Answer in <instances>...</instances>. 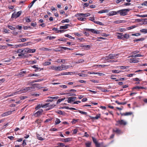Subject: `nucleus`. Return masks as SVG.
<instances>
[{
    "mask_svg": "<svg viewBox=\"0 0 147 147\" xmlns=\"http://www.w3.org/2000/svg\"><path fill=\"white\" fill-rule=\"evenodd\" d=\"M19 58H25L27 57L26 54L25 49L22 50L21 49H19Z\"/></svg>",
    "mask_w": 147,
    "mask_h": 147,
    "instance_id": "obj_1",
    "label": "nucleus"
},
{
    "mask_svg": "<svg viewBox=\"0 0 147 147\" xmlns=\"http://www.w3.org/2000/svg\"><path fill=\"white\" fill-rule=\"evenodd\" d=\"M129 9H121L117 11V12L119 13L121 16H125L126 15L127 12L129 11Z\"/></svg>",
    "mask_w": 147,
    "mask_h": 147,
    "instance_id": "obj_2",
    "label": "nucleus"
},
{
    "mask_svg": "<svg viewBox=\"0 0 147 147\" xmlns=\"http://www.w3.org/2000/svg\"><path fill=\"white\" fill-rule=\"evenodd\" d=\"M50 69H51L53 70H54L55 71H61L60 66H53L50 67Z\"/></svg>",
    "mask_w": 147,
    "mask_h": 147,
    "instance_id": "obj_3",
    "label": "nucleus"
},
{
    "mask_svg": "<svg viewBox=\"0 0 147 147\" xmlns=\"http://www.w3.org/2000/svg\"><path fill=\"white\" fill-rule=\"evenodd\" d=\"M76 98V97H70L68 98L67 102L68 103H70L72 102L75 100Z\"/></svg>",
    "mask_w": 147,
    "mask_h": 147,
    "instance_id": "obj_4",
    "label": "nucleus"
},
{
    "mask_svg": "<svg viewBox=\"0 0 147 147\" xmlns=\"http://www.w3.org/2000/svg\"><path fill=\"white\" fill-rule=\"evenodd\" d=\"M86 30L87 31H91L92 32L94 33H96V34H99L100 32L98 30L96 31L94 29H86Z\"/></svg>",
    "mask_w": 147,
    "mask_h": 147,
    "instance_id": "obj_5",
    "label": "nucleus"
},
{
    "mask_svg": "<svg viewBox=\"0 0 147 147\" xmlns=\"http://www.w3.org/2000/svg\"><path fill=\"white\" fill-rule=\"evenodd\" d=\"M26 73V71H23V70H21L20 73L19 74V77H22L24 76Z\"/></svg>",
    "mask_w": 147,
    "mask_h": 147,
    "instance_id": "obj_6",
    "label": "nucleus"
},
{
    "mask_svg": "<svg viewBox=\"0 0 147 147\" xmlns=\"http://www.w3.org/2000/svg\"><path fill=\"white\" fill-rule=\"evenodd\" d=\"M117 122L121 125H125L126 124V122L123 120H119Z\"/></svg>",
    "mask_w": 147,
    "mask_h": 147,
    "instance_id": "obj_7",
    "label": "nucleus"
},
{
    "mask_svg": "<svg viewBox=\"0 0 147 147\" xmlns=\"http://www.w3.org/2000/svg\"><path fill=\"white\" fill-rule=\"evenodd\" d=\"M18 17V11L17 13L16 12H14L12 15L11 18H16Z\"/></svg>",
    "mask_w": 147,
    "mask_h": 147,
    "instance_id": "obj_8",
    "label": "nucleus"
},
{
    "mask_svg": "<svg viewBox=\"0 0 147 147\" xmlns=\"http://www.w3.org/2000/svg\"><path fill=\"white\" fill-rule=\"evenodd\" d=\"M43 110L42 109L40 110L37 112L36 113H35L34 115L36 117H38L40 116Z\"/></svg>",
    "mask_w": 147,
    "mask_h": 147,
    "instance_id": "obj_9",
    "label": "nucleus"
},
{
    "mask_svg": "<svg viewBox=\"0 0 147 147\" xmlns=\"http://www.w3.org/2000/svg\"><path fill=\"white\" fill-rule=\"evenodd\" d=\"M129 61L131 63H137L139 62V60L135 59V58L130 59Z\"/></svg>",
    "mask_w": 147,
    "mask_h": 147,
    "instance_id": "obj_10",
    "label": "nucleus"
},
{
    "mask_svg": "<svg viewBox=\"0 0 147 147\" xmlns=\"http://www.w3.org/2000/svg\"><path fill=\"white\" fill-rule=\"evenodd\" d=\"M13 111H9L7 112L4 113L3 114L1 115L2 116H7L8 115L10 114L11 113V112Z\"/></svg>",
    "mask_w": 147,
    "mask_h": 147,
    "instance_id": "obj_11",
    "label": "nucleus"
},
{
    "mask_svg": "<svg viewBox=\"0 0 147 147\" xmlns=\"http://www.w3.org/2000/svg\"><path fill=\"white\" fill-rule=\"evenodd\" d=\"M132 113L131 112H126L125 113H120L121 115L122 116H127L131 115L132 114Z\"/></svg>",
    "mask_w": 147,
    "mask_h": 147,
    "instance_id": "obj_12",
    "label": "nucleus"
},
{
    "mask_svg": "<svg viewBox=\"0 0 147 147\" xmlns=\"http://www.w3.org/2000/svg\"><path fill=\"white\" fill-rule=\"evenodd\" d=\"M70 26L69 24H67L65 26H61L60 27V29H66L68 28V26Z\"/></svg>",
    "mask_w": 147,
    "mask_h": 147,
    "instance_id": "obj_13",
    "label": "nucleus"
},
{
    "mask_svg": "<svg viewBox=\"0 0 147 147\" xmlns=\"http://www.w3.org/2000/svg\"><path fill=\"white\" fill-rule=\"evenodd\" d=\"M113 132L118 134H120L121 133V131L117 128H115L113 130Z\"/></svg>",
    "mask_w": 147,
    "mask_h": 147,
    "instance_id": "obj_14",
    "label": "nucleus"
},
{
    "mask_svg": "<svg viewBox=\"0 0 147 147\" xmlns=\"http://www.w3.org/2000/svg\"><path fill=\"white\" fill-rule=\"evenodd\" d=\"M32 88V87H26L23 89V90H22V92H26V91H28L29 90H31Z\"/></svg>",
    "mask_w": 147,
    "mask_h": 147,
    "instance_id": "obj_15",
    "label": "nucleus"
},
{
    "mask_svg": "<svg viewBox=\"0 0 147 147\" xmlns=\"http://www.w3.org/2000/svg\"><path fill=\"white\" fill-rule=\"evenodd\" d=\"M71 139V138H68L65 139H61V140L63 142H68L70 141Z\"/></svg>",
    "mask_w": 147,
    "mask_h": 147,
    "instance_id": "obj_16",
    "label": "nucleus"
},
{
    "mask_svg": "<svg viewBox=\"0 0 147 147\" xmlns=\"http://www.w3.org/2000/svg\"><path fill=\"white\" fill-rule=\"evenodd\" d=\"M78 15H79V16H84L85 17H88V16H90V13H80L78 14Z\"/></svg>",
    "mask_w": 147,
    "mask_h": 147,
    "instance_id": "obj_17",
    "label": "nucleus"
},
{
    "mask_svg": "<svg viewBox=\"0 0 147 147\" xmlns=\"http://www.w3.org/2000/svg\"><path fill=\"white\" fill-rule=\"evenodd\" d=\"M86 147H91V142L90 141H88L85 143Z\"/></svg>",
    "mask_w": 147,
    "mask_h": 147,
    "instance_id": "obj_18",
    "label": "nucleus"
},
{
    "mask_svg": "<svg viewBox=\"0 0 147 147\" xmlns=\"http://www.w3.org/2000/svg\"><path fill=\"white\" fill-rule=\"evenodd\" d=\"M60 67L61 71L65 69L68 68V66L65 65H62L61 66H60Z\"/></svg>",
    "mask_w": 147,
    "mask_h": 147,
    "instance_id": "obj_19",
    "label": "nucleus"
},
{
    "mask_svg": "<svg viewBox=\"0 0 147 147\" xmlns=\"http://www.w3.org/2000/svg\"><path fill=\"white\" fill-rule=\"evenodd\" d=\"M109 11L107 9H105L100 11H99L98 13H107L109 12Z\"/></svg>",
    "mask_w": 147,
    "mask_h": 147,
    "instance_id": "obj_20",
    "label": "nucleus"
},
{
    "mask_svg": "<svg viewBox=\"0 0 147 147\" xmlns=\"http://www.w3.org/2000/svg\"><path fill=\"white\" fill-rule=\"evenodd\" d=\"M36 1V0H34L30 3L28 6V7L30 8L33 5L34 3Z\"/></svg>",
    "mask_w": 147,
    "mask_h": 147,
    "instance_id": "obj_21",
    "label": "nucleus"
},
{
    "mask_svg": "<svg viewBox=\"0 0 147 147\" xmlns=\"http://www.w3.org/2000/svg\"><path fill=\"white\" fill-rule=\"evenodd\" d=\"M55 61L58 63H64L65 62V60L64 59H58L57 61Z\"/></svg>",
    "mask_w": 147,
    "mask_h": 147,
    "instance_id": "obj_22",
    "label": "nucleus"
},
{
    "mask_svg": "<svg viewBox=\"0 0 147 147\" xmlns=\"http://www.w3.org/2000/svg\"><path fill=\"white\" fill-rule=\"evenodd\" d=\"M119 13L117 12V11H112L109 13L110 16H113L116 14L117 13Z\"/></svg>",
    "mask_w": 147,
    "mask_h": 147,
    "instance_id": "obj_23",
    "label": "nucleus"
},
{
    "mask_svg": "<svg viewBox=\"0 0 147 147\" xmlns=\"http://www.w3.org/2000/svg\"><path fill=\"white\" fill-rule=\"evenodd\" d=\"M115 58H114V57L113 54H111L109 55V56L108 57V59H114Z\"/></svg>",
    "mask_w": 147,
    "mask_h": 147,
    "instance_id": "obj_24",
    "label": "nucleus"
},
{
    "mask_svg": "<svg viewBox=\"0 0 147 147\" xmlns=\"http://www.w3.org/2000/svg\"><path fill=\"white\" fill-rule=\"evenodd\" d=\"M61 122L59 119L57 118L55 121V125H57L59 124Z\"/></svg>",
    "mask_w": 147,
    "mask_h": 147,
    "instance_id": "obj_25",
    "label": "nucleus"
},
{
    "mask_svg": "<svg viewBox=\"0 0 147 147\" xmlns=\"http://www.w3.org/2000/svg\"><path fill=\"white\" fill-rule=\"evenodd\" d=\"M69 20L68 19H65V20H63L61 21V22L62 23H64L65 22H67V23H69Z\"/></svg>",
    "mask_w": 147,
    "mask_h": 147,
    "instance_id": "obj_26",
    "label": "nucleus"
},
{
    "mask_svg": "<svg viewBox=\"0 0 147 147\" xmlns=\"http://www.w3.org/2000/svg\"><path fill=\"white\" fill-rule=\"evenodd\" d=\"M100 114H98L95 117H92L93 119H98L100 117Z\"/></svg>",
    "mask_w": 147,
    "mask_h": 147,
    "instance_id": "obj_27",
    "label": "nucleus"
},
{
    "mask_svg": "<svg viewBox=\"0 0 147 147\" xmlns=\"http://www.w3.org/2000/svg\"><path fill=\"white\" fill-rule=\"evenodd\" d=\"M32 67H33V68H35V69H36V70H35V71H38V70L40 69V70H41V69L40 68H38V67H37V65H34Z\"/></svg>",
    "mask_w": 147,
    "mask_h": 147,
    "instance_id": "obj_28",
    "label": "nucleus"
},
{
    "mask_svg": "<svg viewBox=\"0 0 147 147\" xmlns=\"http://www.w3.org/2000/svg\"><path fill=\"white\" fill-rule=\"evenodd\" d=\"M144 88L143 87H141V86H136L135 87H134L133 88V89H143Z\"/></svg>",
    "mask_w": 147,
    "mask_h": 147,
    "instance_id": "obj_29",
    "label": "nucleus"
},
{
    "mask_svg": "<svg viewBox=\"0 0 147 147\" xmlns=\"http://www.w3.org/2000/svg\"><path fill=\"white\" fill-rule=\"evenodd\" d=\"M51 64V63L50 62H49L48 61H45V62L43 63V65H50Z\"/></svg>",
    "mask_w": 147,
    "mask_h": 147,
    "instance_id": "obj_30",
    "label": "nucleus"
},
{
    "mask_svg": "<svg viewBox=\"0 0 147 147\" xmlns=\"http://www.w3.org/2000/svg\"><path fill=\"white\" fill-rule=\"evenodd\" d=\"M78 111L80 113H81L82 114H84V115H86L87 116H88V115H87V113H86V112L83 111H82L80 110H78Z\"/></svg>",
    "mask_w": 147,
    "mask_h": 147,
    "instance_id": "obj_31",
    "label": "nucleus"
},
{
    "mask_svg": "<svg viewBox=\"0 0 147 147\" xmlns=\"http://www.w3.org/2000/svg\"><path fill=\"white\" fill-rule=\"evenodd\" d=\"M65 36H66V37H67V38H71V39H75L72 36L69 35L68 34H65Z\"/></svg>",
    "mask_w": 147,
    "mask_h": 147,
    "instance_id": "obj_32",
    "label": "nucleus"
},
{
    "mask_svg": "<svg viewBox=\"0 0 147 147\" xmlns=\"http://www.w3.org/2000/svg\"><path fill=\"white\" fill-rule=\"evenodd\" d=\"M25 51L26 53H32L31 49L29 48L25 49Z\"/></svg>",
    "mask_w": 147,
    "mask_h": 147,
    "instance_id": "obj_33",
    "label": "nucleus"
},
{
    "mask_svg": "<svg viewBox=\"0 0 147 147\" xmlns=\"http://www.w3.org/2000/svg\"><path fill=\"white\" fill-rule=\"evenodd\" d=\"M78 75L80 76L81 77H85L86 76V75L85 74H83L82 73H79L78 74Z\"/></svg>",
    "mask_w": 147,
    "mask_h": 147,
    "instance_id": "obj_34",
    "label": "nucleus"
},
{
    "mask_svg": "<svg viewBox=\"0 0 147 147\" xmlns=\"http://www.w3.org/2000/svg\"><path fill=\"white\" fill-rule=\"evenodd\" d=\"M65 99V98H61L59 99L57 101V104H58L60 102H61V101L64 100Z\"/></svg>",
    "mask_w": 147,
    "mask_h": 147,
    "instance_id": "obj_35",
    "label": "nucleus"
},
{
    "mask_svg": "<svg viewBox=\"0 0 147 147\" xmlns=\"http://www.w3.org/2000/svg\"><path fill=\"white\" fill-rule=\"evenodd\" d=\"M43 80V79H38V80H34L32 82L34 83V82H39Z\"/></svg>",
    "mask_w": 147,
    "mask_h": 147,
    "instance_id": "obj_36",
    "label": "nucleus"
},
{
    "mask_svg": "<svg viewBox=\"0 0 147 147\" xmlns=\"http://www.w3.org/2000/svg\"><path fill=\"white\" fill-rule=\"evenodd\" d=\"M78 119H73L71 122L73 124H74L78 121Z\"/></svg>",
    "mask_w": 147,
    "mask_h": 147,
    "instance_id": "obj_37",
    "label": "nucleus"
},
{
    "mask_svg": "<svg viewBox=\"0 0 147 147\" xmlns=\"http://www.w3.org/2000/svg\"><path fill=\"white\" fill-rule=\"evenodd\" d=\"M123 38L124 39V38L127 39L129 37V36L128 35H127V34H125L123 35Z\"/></svg>",
    "mask_w": 147,
    "mask_h": 147,
    "instance_id": "obj_38",
    "label": "nucleus"
},
{
    "mask_svg": "<svg viewBox=\"0 0 147 147\" xmlns=\"http://www.w3.org/2000/svg\"><path fill=\"white\" fill-rule=\"evenodd\" d=\"M26 39L25 38H21V39H19V42H24L26 41Z\"/></svg>",
    "mask_w": 147,
    "mask_h": 147,
    "instance_id": "obj_39",
    "label": "nucleus"
},
{
    "mask_svg": "<svg viewBox=\"0 0 147 147\" xmlns=\"http://www.w3.org/2000/svg\"><path fill=\"white\" fill-rule=\"evenodd\" d=\"M84 60L83 59H81L79 60H78L76 62V63H82L84 62Z\"/></svg>",
    "mask_w": 147,
    "mask_h": 147,
    "instance_id": "obj_40",
    "label": "nucleus"
},
{
    "mask_svg": "<svg viewBox=\"0 0 147 147\" xmlns=\"http://www.w3.org/2000/svg\"><path fill=\"white\" fill-rule=\"evenodd\" d=\"M144 39L143 38H140L139 39H135L134 40V42H137L138 41H142Z\"/></svg>",
    "mask_w": 147,
    "mask_h": 147,
    "instance_id": "obj_41",
    "label": "nucleus"
},
{
    "mask_svg": "<svg viewBox=\"0 0 147 147\" xmlns=\"http://www.w3.org/2000/svg\"><path fill=\"white\" fill-rule=\"evenodd\" d=\"M112 72L114 73H119V72H121V71H118L117 70H113L112 71Z\"/></svg>",
    "mask_w": 147,
    "mask_h": 147,
    "instance_id": "obj_42",
    "label": "nucleus"
},
{
    "mask_svg": "<svg viewBox=\"0 0 147 147\" xmlns=\"http://www.w3.org/2000/svg\"><path fill=\"white\" fill-rule=\"evenodd\" d=\"M92 140L95 144L98 142L96 139L95 138L93 137H92Z\"/></svg>",
    "mask_w": 147,
    "mask_h": 147,
    "instance_id": "obj_43",
    "label": "nucleus"
},
{
    "mask_svg": "<svg viewBox=\"0 0 147 147\" xmlns=\"http://www.w3.org/2000/svg\"><path fill=\"white\" fill-rule=\"evenodd\" d=\"M18 92H16L15 93H12L11 94H10V95H7V96L5 97L6 98H7V97H10V96H13L16 93V94H18Z\"/></svg>",
    "mask_w": 147,
    "mask_h": 147,
    "instance_id": "obj_44",
    "label": "nucleus"
},
{
    "mask_svg": "<svg viewBox=\"0 0 147 147\" xmlns=\"http://www.w3.org/2000/svg\"><path fill=\"white\" fill-rule=\"evenodd\" d=\"M137 20L138 21V22H144L145 21V20H147V19H137Z\"/></svg>",
    "mask_w": 147,
    "mask_h": 147,
    "instance_id": "obj_45",
    "label": "nucleus"
},
{
    "mask_svg": "<svg viewBox=\"0 0 147 147\" xmlns=\"http://www.w3.org/2000/svg\"><path fill=\"white\" fill-rule=\"evenodd\" d=\"M79 20L82 21H85L86 20V18H78Z\"/></svg>",
    "mask_w": 147,
    "mask_h": 147,
    "instance_id": "obj_46",
    "label": "nucleus"
},
{
    "mask_svg": "<svg viewBox=\"0 0 147 147\" xmlns=\"http://www.w3.org/2000/svg\"><path fill=\"white\" fill-rule=\"evenodd\" d=\"M68 94L69 95V96H76V95L74 93H71L70 92L68 93Z\"/></svg>",
    "mask_w": 147,
    "mask_h": 147,
    "instance_id": "obj_47",
    "label": "nucleus"
},
{
    "mask_svg": "<svg viewBox=\"0 0 147 147\" xmlns=\"http://www.w3.org/2000/svg\"><path fill=\"white\" fill-rule=\"evenodd\" d=\"M117 37L119 39L124 40L123 37L122 36L117 35Z\"/></svg>",
    "mask_w": 147,
    "mask_h": 147,
    "instance_id": "obj_48",
    "label": "nucleus"
},
{
    "mask_svg": "<svg viewBox=\"0 0 147 147\" xmlns=\"http://www.w3.org/2000/svg\"><path fill=\"white\" fill-rule=\"evenodd\" d=\"M59 49H54V50L56 52H59L61 51L62 50L61 48V47L59 48Z\"/></svg>",
    "mask_w": 147,
    "mask_h": 147,
    "instance_id": "obj_49",
    "label": "nucleus"
},
{
    "mask_svg": "<svg viewBox=\"0 0 147 147\" xmlns=\"http://www.w3.org/2000/svg\"><path fill=\"white\" fill-rule=\"evenodd\" d=\"M140 31L141 32H145V33H147V29H142Z\"/></svg>",
    "mask_w": 147,
    "mask_h": 147,
    "instance_id": "obj_50",
    "label": "nucleus"
},
{
    "mask_svg": "<svg viewBox=\"0 0 147 147\" xmlns=\"http://www.w3.org/2000/svg\"><path fill=\"white\" fill-rule=\"evenodd\" d=\"M57 113H58L59 114H61V115H63V112L60 110H58L57 112Z\"/></svg>",
    "mask_w": 147,
    "mask_h": 147,
    "instance_id": "obj_51",
    "label": "nucleus"
},
{
    "mask_svg": "<svg viewBox=\"0 0 147 147\" xmlns=\"http://www.w3.org/2000/svg\"><path fill=\"white\" fill-rule=\"evenodd\" d=\"M59 146L63 147L65 146V144L62 143H58L57 144Z\"/></svg>",
    "mask_w": 147,
    "mask_h": 147,
    "instance_id": "obj_52",
    "label": "nucleus"
},
{
    "mask_svg": "<svg viewBox=\"0 0 147 147\" xmlns=\"http://www.w3.org/2000/svg\"><path fill=\"white\" fill-rule=\"evenodd\" d=\"M67 92H76V90H75V89H71L70 90H67Z\"/></svg>",
    "mask_w": 147,
    "mask_h": 147,
    "instance_id": "obj_53",
    "label": "nucleus"
},
{
    "mask_svg": "<svg viewBox=\"0 0 147 147\" xmlns=\"http://www.w3.org/2000/svg\"><path fill=\"white\" fill-rule=\"evenodd\" d=\"M48 98H50L52 99H57L59 98V97L58 96H54V97H48Z\"/></svg>",
    "mask_w": 147,
    "mask_h": 147,
    "instance_id": "obj_54",
    "label": "nucleus"
},
{
    "mask_svg": "<svg viewBox=\"0 0 147 147\" xmlns=\"http://www.w3.org/2000/svg\"><path fill=\"white\" fill-rule=\"evenodd\" d=\"M26 140H24L23 141V143L22 144V145L23 146L26 145Z\"/></svg>",
    "mask_w": 147,
    "mask_h": 147,
    "instance_id": "obj_55",
    "label": "nucleus"
},
{
    "mask_svg": "<svg viewBox=\"0 0 147 147\" xmlns=\"http://www.w3.org/2000/svg\"><path fill=\"white\" fill-rule=\"evenodd\" d=\"M27 98V97L24 96H22L20 97V98L21 100H24Z\"/></svg>",
    "mask_w": 147,
    "mask_h": 147,
    "instance_id": "obj_56",
    "label": "nucleus"
},
{
    "mask_svg": "<svg viewBox=\"0 0 147 147\" xmlns=\"http://www.w3.org/2000/svg\"><path fill=\"white\" fill-rule=\"evenodd\" d=\"M107 65H97V66L98 67H99L100 66H101L102 67H105L106 66H107Z\"/></svg>",
    "mask_w": 147,
    "mask_h": 147,
    "instance_id": "obj_57",
    "label": "nucleus"
},
{
    "mask_svg": "<svg viewBox=\"0 0 147 147\" xmlns=\"http://www.w3.org/2000/svg\"><path fill=\"white\" fill-rule=\"evenodd\" d=\"M136 27V26H130V27H128V30L131 29H133V28H135Z\"/></svg>",
    "mask_w": 147,
    "mask_h": 147,
    "instance_id": "obj_58",
    "label": "nucleus"
},
{
    "mask_svg": "<svg viewBox=\"0 0 147 147\" xmlns=\"http://www.w3.org/2000/svg\"><path fill=\"white\" fill-rule=\"evenodd\" d=\"M35 122L38 124H39L42 122V121L39 119H38L35 121Z\"/></svg>",
    "mask_w": 147,
    "mask_h": 147,
    "instance_id": "obj_59",
    "label": "nucleus"
},
{
    "mask_svg": "<svg viewBox=\"0 0 147 147\" xmlns=\"http://www.w3.org/2000/svg\"><path fill=\"white\" fill-rule=\"evenodd\" d=\"M41 107V105L40 104H39L38 105H37L36 107H35V109L36 110L38 109L39 108H40Z\"/></svg>",
    "mask_w": 147,
    "mask_h": 147,
    "instance_id": "obj_60",
    "label": "nucleus"
},
{
    "mask_svg": "<svg viewBox=\"0 0 147 147\" xmlns=\"http://www.w3.org/2000/svg\"><path fill=\"white\" fill-rule=\"evenodd\" d=\"M65 39L63 38H61L58 39V40L59 41H65Z\"/></svg>",
    "mask_w": 147,
    "mask_h": 147,
    "instance_id": "obj_61",
    "label": "nucleus"
},
{
    "mask_svg": "<svg viewBox=\"0 0 147 147\" xmlns=\"http://www.w3.org/2000/svg\"><path fill=\"white\" fill-rule=\"evenodd\" d=\"M56 105H55L54 104H52V105H49V107H50V108H53Z\"/></svg>",
    "mask_w": 147,
    "mask_h": 147,
    "instance_id": "obj_62",
    "label": "nucleus"
},
{
    "mask_svg": "<svg viewBox=\"0 0 147 147\" xmlns=\"http://www.w3.org/2000/svg\"><path fill=\"white\" fill-rule=\"evenodd\" d=\"M142 5L147 6V1H145L142 4Z\"/></svg>",
    "mask_w": 147,
    "mask_h": 147,
    "instance_id": "obj_63",
    "label": "nucleus"
},
{
    "mask_svg": "<svg viewBox=\"0 0 147 147\" xmlns=\"http://www.w3.org/2000/svg\"><path fill=\"white\" fill-rule=\"evenodd\" d=\"M96 147H100V144L98 142L95 144Z\"/></svg>",
    "mask_w": 147,
    "mask_h": 147,
    "instance_id": "obj_64",
    "label": "nucleus"
}]
</instances>
